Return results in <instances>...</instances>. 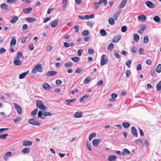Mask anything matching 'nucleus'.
Returning a JSON list of instances; mask_svg holds the SVG:
<instances>
[{"label": "nucleus", "mask_w": 161, "mask_h": 161, "mask_svg": "<svg viewBox=\"0 0 161 161\" xmlns=\"http://www.w3.org/2000/svg\"><path fill=\"white\" fill-rule=\"evenodd\" d=\"M147 18L145 15H141L138 16V19L139 21L144 22L146 20Z\"/></svg>", "instance_id": "8"}, {"label": "nucleus", "mask_w": 161, "mask_h": 161, "mask_svg": "<svg viewBox=\"0 0 161 161\" xmlns=\"http://www.w3.org/2000/svg\"><path fill=\"white\" fill-rule=\"evenodd\" d=\"M26 21L29 23H33L36 21L37 19L34 18L28 17L25 19Z\"/></svg>", "instance_id": "20"}, {"label": "nucleus", "mask_w": 161, "mask_h": 161, "mask_svg": "<svg viewBox=\"0 0 161 161\" xmlns=\"http://www.w3.org/2000/svg\"><path fill=\"white\" fill-rule=\"evenodd\" d=\"M89 34V32L87 30H85L82 32V34L84 36H88Z\"/></svg>", "instance_id": "48"}, {"label": "nucleus", "mask_w": 161, "mask_h": 161, "mask_svg": "<svg viewBox=\"0 0 161 161\" xmlns=\"http://www.w3.org/2000/svg\"><path fill=\"white\" fill-rule=\"evenodd\" d=\"M82 113L80 112H77L74 115V117L75 118H80L82 116Z\"/></svg>", "instance_id": "23"}, {"label": "nucleus", "mask_w": 161, "mask_h": 161, "mask_svg": "<svg viewBox=\"0 0 161 161\" xmlns=\"http://www.w3.org/2000/svg\"><path fill=\"white\" fill-rule=\"evenodd\" d=\"M120 11H117L115 12L113 16L114 19L115 20L117 19L118 17L120 14Z\"/></svg>", "instance_id": "15"}, {"label": "nucleus", "mask_w": 161, "mask_h": 161, "mask_svg": "<svg viewBox=\"0 0 161 161\" xmlns=\"http://www.w3.org/2000/svg\"><path fill=\"white\" fill-rule=\"evenodd\" d=\"M28 71H26L25 72H23L19 75V78L20 79H22L25 78V75L28 74Z\"/></svg>", "instance_id": "29"}, {"label": "nucleus", "mask_w": 161, "mask_h": 161, "mask_svg": "<svg viewBox=\"0 0 161 161\" xmlns=\"http://www.w3.org/2000/svg\"><path fill=\"white\" fill-rule=\"evenodd\" d=\"M117 157L114 155H110L108 157V160L109 161H115L116 160Z\"/></svg>", "instance_id": "19"}, {"label": "nucleus", "mask_w": 161, "mask_h": 161, "mask_svg": "<svg viewBox=\"0 0 161 161\" xmlns=\"http://www.w3.org/2000/svg\"><path fill=\"white\" fill-rule=\"evenodd\" d=\"M126 76V77H129L130 75V70H127L125 72Z\"/></svg>", "instance_id": "57"}, {"label": "nucleus", "mask_w": 161, "mask_h": 161, "mask_svg": "<svg viewBox=\"0 0 161 161\" xmlns=\"http://www.w3.org/2000/svg\"><path fill=\"white\" fill-rule=\"evenodd\" d=\"M86 146L88 149L90 151H92V148L91 144L89 142H87L86 144Z\"/></svg>", "instance_id": "50"}, {"label": "nucleus", "mask_w": 161, "mask_h": 161, "mask_svg": "<svg viewBox=\"0 0 161 161\" xmlns=\"http://www.w3.org/2000/svg\"><path fill=\"white\" fill-rule=\"evenodd\" d=\"M8 135V134H0V139H5Z\"/></svg>", "instance_id": "39"}, {"label": "nucleus", "mask_w": 161, "mask_h": 161, "mask_svg": "<svg viewBox=\"0 0 161 161\" xmlns=\"http://www.w3.org/2000/svg\"><path fill=\"white\" fill-rule=\"evenodd\" d=\"M91 80L90 77H87L83 80V83L84 84H87Z\"/></svg>", "instance_id": "34"}, {"label": "nucleus", "mask_w": 161, "mask_h": 161, "mask_svg": "<svg viewBox=\"0 0 161 161\" xmlns=\"http://www.w3.org/2000/svg\"><path fill=\"white\" fill-rule=\"evenodd\" d=\"M59 22V19H56L51 24V26L52 27H56Z\"/></svg>", "instance_id": "16"}, {"label": "nucleus", "mask_w": 161, "mask_h": 161, "mask_svg": "<svg viewBox=\"0 0 161 161\" xmlns=\"http://www.w3.org/2000/svg\"><path fill=\"white\" fill-rule=\"evenodd\" d=\"M114 48V45L112 43H110L107 47V49L109 51H111Z\"/></svg>", "instance_id": "32"}, {"label": "nucleus", "mask_w": 161, "mask_h": 161, "mask_svg": "<svg viewBox=\"0 0 161 161\" xmlns=\"http://www.w3.org/2000/svg\"><path fill=\"white\" fill-rule=\"evenodd\" d=\"M43 87L45 89L49 90L51 88L50 86L47 83H45L43 85Z\"/></svg>", "instance_id": "25"}, {"label": "nucleus", "mask_w": 161, "mask_h": 161, "mask_svg": "<svg viewBox=\"0 0 161 161\" xmlns=\"http://www.w3.org/2000/svg\"><path fill=\"white\" fill-rule=\"evenodd\" d=\"M100 33L102 36H105L107 35V32L104 29H101L100 31Z\"/></svg>", "instance_id": "42"}, {"label": "nucleus", "mask_w": 161, "mask_h": 161, "mask_svg": "<svg viewBox=\"0 0 161 161\" xmlns=\"http://www.w3.org/2000/svg\"><path fill=\"white\" fill-rule=\"evenodd\" d=\"M146 63L148 65H151L152 64V62L151 60L150 59L147 60L146 61Z\"/></svg>", "instance_id": "63"}, {"label": "nucleus", "mask_w": 161, "mask_h": 161, "mask_svg": "<svg viewBox=\"0 0 161 161\" xmlns=\"http://www.w3.org/2000/svg\"><path fill=\"white\" fill-rule=\"evenodd\" d=\"M127 0H123L118 6V8H123L126 3Z\"/></svg>", "instance_id": "18"}, {"label": "nucleus", "mask_w": 161, "mask_h": 161, "mask_svg": "<svg viewBox=\"0 0 161 161\" xmlns=\"http://www.w3.org/2000/svg\"><path fill=\"white\" fill-rule=\"evenodd\" d=\"M108 61V58L106 55L103 54L101 57L100 61V64L101 66L106 64Z\"/></svg>", "instance_id": "4"}, {"label": "nucleus", "mask_w": 161, "mask_h": 161, "mask_svg": "<svg viewBox=\"0 0 161 161\" xmlns=\"http://www.w3.org/2000/svg\"><path fill=\"white\" fill-rule=\"evenodd\" d=\"M131 63V60H128L126 63L125 64L128 68H130V65Z\"/></svg>", "instance_id": "52"}, {"label": "nucleus", "mask_w": 161, "mask_h": 161, "mask_svg": "<svg viewBox=\"0 0 161 161\" xmlns=\"http://www.w3.org/2000/svg\"><path fill=\"white\" fill-rule=\"evenodd\" d=\"M123 126L125 128H127L130 127V124L128 122H124L122 124Z\"/></svg>", "instance_id": "38"}, {"label": "nucleus", "mask_w": 161, "mask_h": 161, "mask_svg": "<svg viewBox=\"0 0 161 161\" xmlns=\"http://www.w3.org/2000/svg\"><path fill=\"white\" fill-rule=\"evenodd\" d=\"M145 3L147 6L150 8H153L155 7V5L149 1H146Z\"/></svg>", "instance_id": "7"}, {"label": "nucleus", "mask_w": 161, "mask_h": 161, "mask_svg": "<svg viewBox=\"0 0 161 161\" xmlns=\"http://www.w3.org/2000/svg\"><path fill=\"white\" fill-rule=\"evenodd\" d=\"M13 104L18 114L19 115L21 114L22 112V109L21 107L18 104L15 103H13Z\"/></svg>", "instance_id": "5"}, {"label": "nucleus", "mask_w": 161, "mask_h": 161, "mask_svg": "<svg viewBox=\"0 0 161 161\" xmlns=\"http://www.w3.org/2000/svg\"><path fill=\"white\" fill-rule=\"evenodd\" d=\"M36 106L39 109L43 110L47 109V107L44 104L42 101L40 100H37L36 102Z\"/></svg>", "instance_id": "2"}, {"label": "nucleus", "mask_w": 161, "mask_h": 161, "mask_svg": "<svg viewBox=\"0 0 161 161\" xmlns=\"http://www.w3.org/2000/svg\"><path fill=\"white\" fill-rule=\"evenodd\" d=\"M62 81L59 80H57L56 81V83L57 85H60L62 84Z\"/></svg>", "instance_id": "61"}, {"label": "nucleus", "mask_w": 161, "mask_h": 161, "mask_svg": "<svg viewBox=\"0 0 161 161\" xmlns=\"http://www.w3.org/2000/svg\"><path fill=\"white\" fill-rule=\"evenodd\" d=\"M38 109L37 108H36L31 112V115L33 116H35L36 115Z\"/></svg>", "instance_id": "47"}, {"label": "nucleus", "mask_w": 161, "mask_h": 161, "mask_svg": "<svg viewBox=\"0 0 161 161\" xmlns=\"http://www.w3.org/2000/svg\"><path fill=\"white\" fill-rule=\"evenodd\" d=\"M114 54L115 57L118 58H120V56L119 55L118 51H116L114 53Z\"/></svg>", "instance_id": "54"}, {"label": "nucleus", "mask_w": 161, "mask_h": 161, "mask_svg": "<svg viewBox=\"0 0 161 161\" xmlns=\"http://www.w3.org/2000/svg\"><path fill=\"white\" fill-rule=\"evenodd\" d=\"M83 70V69L81 68H78L76 70V72L77 73H80Z\"/></svg>", "instance_id": "56"}, {"label": "nucleus", "mask_w": 161, "mask_h": 161, "mask_svg": "<svg viewBox=\"0 0 161 161\" xmlns=\"http://www.w3.org/2000/svg\"><path fill=\"white\" fill-rule=\"evenodd\" d=\"M154 20L157 22H159L160 21L159 17L157 15L155 16L153 18Z\"/></svg>", "instance_id": "44"}, {"label": "nucleus", "mask_w": 161, "mask_h": 161, "mask_svg": "<svg viewBox=\"0 0 161 161\" xmlns=\"http://www.w3.org/2000/svg\"><path fill=\"white\" fill-rule=\"evenodd\" d=\"M51 18L50 17H46L43 20V22L44 23H46L48 21L50 20L51 19Z\"/></svg>", "instance_id": "60"}, {"label": "nucleus", "mask_w": 161, "mask_h": 161, "mask_svg": "<svg viewBox=\"0 0 161 161\" xmlns=\"http://www.w3.org/2000/svg\"><path fill=\"white\" fill-rule=\"evenodd\" d=\"M96 134L95 132H92L90 134L89 136V140L91 141L93 138L96 136Z\"/></svg>", "instance_id": "30"}, {"label": "nucleus", "mask_w": 161, "mask_h": 161, "mask_svg": "<svg viewBox=\"0 0 161 161\" xmlns=\"http://www.w3.org/2000/svg\"><path fill=\"white\" fill-rule=\"evenodd\" d=\"M18 17L17 16H14L13 19H11L10 22L11 23L14 24L15 23V22L18 19Z\"/></svg>", "instance_id": "33"}, {"label": "nucleus", "mask_w": 161, "mask_h": 161, "mask_svg": "<svg viewBox=\"0 0 161 161\" xmlns=\"http://www.w3.org/2000/svg\"><path fill=\"white\" fill-rule=\"evenodd\" d=\"M67 0H63L62 2V5L63 8H65L67 5Z\"/></svg>", "instance_id": "51"}, {"label": "nucleus", "mask_w": 161, "mask_h": 161, "mask_svg": "<svg viewBox=\"0 0 161 161\" xmlns=\"http://www.w3.org/2000/svg\"><path fill=\"white\" fill-rule=\"evenodd\" d=\"M149 42V39L148 38V36H144V39H143V42L144 43H148Z\"/></svg>", "instance_id": "41"}, {"label": "nucleus", "mask_w": 161, "mask_h": 161, "mask_svg": "<svg viewBox=\"0 0 161 161\" xmlns=\"http://www.w3.org/2000/svg\"><path fill=\"white\" fill-rule=\"evenodd\" d=\"M1 8L3 10H7L8 9V5L5 3H3L1 4Z\"/></svg>", "instance_id": "26"}, {"label": "nucleus", "mask_w": 161, "mask_h": 161, "mask_svg": "<svg viewBox=\"0 0 161 161\" xmlns=\"http://www.w3.org/2000/svg\"><path fill=\"white\" fill-rule=\"evenodd\" d=\"M32 142L30 141L25 140L23 142L22 144L24 146H30L32 145Z\"/></svg>", "instance_id": "13"}, {"label": "nucleus", "mask_w": 161, "mask_h": 161, "mask_svg": "<svg viewBox=\"0 0 161 161\" xmlns=\"http://www.w3.org/2000/svg\"><path fill=\"white\" fill-rule=\"evenodd\" d=\"M76 98H74L73 99H66L65 100L66 101V102H67V105H69V103H73V102H74L75 100H76Z\"/></svg>", "instance_id": "36"}, {"label": "nucleus", "mask_w": 161, "mask_h": 161, "mask_svg": "<svg viewBox=\"0 0 161 161\" xmlns=\"http://www.w3.org/2000/svg\"><path fill=\"white\" fill-rule=\"evenodd\" d=\"M156 89L157 91L161 90V80L158 83L156 86Z\"/></svg>", "instance_id": "37"}, {"label": "nucleus", "mask_w": 161, "mask_h": 161, "mask_svg": "<svg viewBox=\"0 0 161 161\" xmlns=\"http://www.w3.org/2000/svg\"><path fill=\"white\" fill-rule=\"evenodd\" d=\"M94 24V23L92 21H88L87 23V25L89 26L92 28Z\"/></svg>", "instance_id": "43"}, {"label": "nucleus", "mask_w": 161, "mask_h": 161, "mask_svg": "<svg viewBox=\"0 0 161 161\" xmlns=\"http://www.w3.org/2000/svg\"><path fill=\"white\" fill-rule=\"evenodd\" d=\"M131 133L135 137H137L138 134L137 133V130L135 127L132 126L131 127Z\"/></svg>", "instance_id": "12"}, {"label": "nucleus", "mask_w": 161, "mask_h": 161, "mask_svg": "<svg viewBox=\"0 0 161 161\" xmlns=\"http://www.w3.org/2000/svg\"><path fill=\"white\" fill-rule=\"evenodd\" d=\"M134 39L136 42H137L139 40V35L136 33L134 34Z\"/></svg>", "instance_id": "31"}, {"label": "nucleus", "mask_w": 161, "mask_h": 161, "mask_svg": "<svg viewBox=\"0 0 161 161\" xmlns=\"http://www.w3.org/2000/svg\"><path fill=\"white\" fill-rule=\"evenodd\" d=\"M43 115L45 117L47 116H50L52 115V114L51 113L49 112L44 111L43 113Z\"/></svg>", "instance_id": "46"}, {"label": "nucleus", "mask_w": 161, "mask_h": 161, "mask_svg": "<svg viewBox=\"0 0 161 161\" xmlns=\"http://www.w3.org/2000/svg\"><path fill=\"white\" fill-rule=\"evenodd\" d=\"M43 70V68L41 64H39L35 66L32 69L31 72L32 73H36L37 72H42Z\"/></svg>", "instance_id": "3"}, {"label": "nucleus", "mask_w": 161, "mask_h": 161, "mask_svg": "<svg viewBox=\"0 0 161 161\" xmlns=\"http://www.w3.org/2000/svg\"><path fill=\"white\" fill-rule=\"evenodd\" d=\"M42 115H43V113H42V112L41 111H39L38 113V116L39 118H41L42 119H44V118L42 117Z\"/></svg>", "instance_id": "55"}, {"label": "nucleus", "mask_w": 161, "mask_h": 161, "mask_svg": "<svg viewBox=\"0 0 161 161\" xmlns=\"http://www.w3.org/2000/svg\"><path fill=\"white\" fill-rule=\"evenodd\" d=\"M32 10V8L31 7H28L27 8H25L23 10V12L25 14H28L30 11Z\"/></svg>", "instance_id": "22"}, {"label": "nucleus", "mask_w": 161, "mask_h": 161, "mask_svg": "<svg viewBox=\"0 0 161 161\" xmlns=\"http://www.w3.org/2000/svg\"><path fill=\"white\" fill-rule=\"evenodd\" d=\"M127 30V28L126 26H123L121 27V31L123 32H125Z\"/></svg>", "instance_id": "58"}, {"label": "nucleus", "mask_w": 161, "mask_h": 161, "mask_svg": "<svg viewBox=\"0 0 161 161\" xmlns=\"http://www.w3.org/2000/svg\"><path fill=\"white\" fill-rule=\"evenodd\" d=\"M121 37L120 36H116L113 38L112 41L114 42H118L120 39Z\"/></svg>", "instance_id": "24"}, {"label": "nucleus", "mask_w": 161, "mask_h": 161, "mask_svg": "<svg viewBox=\"0 0 161 161\" xmlns=\"http://www.w3.org/2000/svg\"><path fill=\"white\" fill-rule=\"evenodd\" d=\"M123 151L124 152H122V154L123 155H124L125 153H126L127 154H129L130 153V152L127 149L125 148L123 150Z\"/></svg>", "instance_id": "49"}, {"label": "nucleus", "mask_w": 161, "mask_h": 161, "mask_svg": "<svg viewBox=\"0 0 161 161\" xmlns=\"http://www.w3.org/2000/svg\"><path fill=\"white\" fill-rule=\"evenodd\" d=\"M30 148L29 147H25L22 151V152L24 154L29 153L30 152Z\"/></svg>", "instance_id": "28"}, {"label": "nucleus", "mask_w": 161, "mask_h": 161, "mask_svg": "<svg viewBox=\"0 0 161 161\" xmlns=\"http://www.w3.org/2000/svg\"><path fill=\"white\" fill-rule=\"evenodd\" d=\"M28 28V26L27 24H24L23 25L22 29L23 30H26Z\"/></svg>", "instance_id": "64"}, {"label": "nucleus", "mask_w": 161, "mask_h": 161, "mask_svg": "<svg viewBox=\"0 0 161 161\" xmlns=\"http://www.w3.org/2000/svg\"><path fill=\"white\" fill-rule=\"evenodd\" d=\"M156 71L158 73H160L161 72V64H158L156 68Z\"/></svg>", "instance_id": "35"}, {"label": "nucleus", "mask_w": 161, "mask_h": 161, "mask_svg": "<svg viewBox=\"0 0 161 161\" xmlns=\"http://www.w3.org/2000/svg\"><path fill=\"white\" fill-rule=\"evenodd\" d=\"M80 27L78 25H75L74 26V28L75 29V32H78L79 31Z\"/></svg>", "instance_id": "59"}, {"label": "nucleus", "mask_w": 161, "mask_h": 161, "mask_svg": "<svg viewBox=\"0 0 161 161\" xmlns=\"http://www.w3.org/2000/svg\"><path fill=\"white\" fill-rule=\"evenodd\" d=\"M12 155V152L11 151L8 152L4 155L3 156V158L6 161L8 159V157H11Z\"/></svg>", "instance_id": "10"}, {"label": "nucleus", "mask_w": 161, "mask_h": 161, "mask_svg": "<svg viewBox=\"0 0 161 161\" xmlns=\"http://www.w3.org/2000/svg\"><path fill=\"white\" fill-rule=\"evenodd\" d=\"M140 27L141 29L138 31V32L139 33L142 34L146 30V25H140Z\"/></svg>", "instance_id": "14"}, {"label": "nucleus", "mask_w": 161, "mask_h": 161, "mask_svg": "<svg viewBox=\"0 0 161 161\" xmlns=\"http://www.w3.org/2000/svg\"><path fill=\"white\" fill-rule=\"evenodd\" d=\"M28 122L30 124L35 125H39L41 124V122L36 121L33 119H29Z\"/></svg>", "instance_id": "6"}, {"label": "nucleus", "mask_w": 161, "mask_h": 161, "mask_svg": "<svg viewBox=\"0 0 161 161\" xmlns=\"http://www.w3.org/2000/svg\"><path fill=\"white\" fill-rule=\"evenodd\" d=\"M142 67L141 65L140 64H138L136 66V69L138 70H141Z\"/></svg>", "instance_id": "62"}, {"label": "nucleus", "mask_w": 161, "mask_h": 161, "mask_svg": "<svg viewBox=\"0 0 161 161\" xmlns=\"http://www.w3.org/2000/svg\"><path fill=\"white\" fill-rule=\"evenodd\" d=\"M96 4H103L104 6H106L107 3V0H100L98 2H95Z\"/></svg>", "instance_id": "21"}, {"label": "nucleus", "mask_w": 161, "mask_h": 161, "mask_svg": "<svg viewBox=\"0 0 161 161\" xmlns=\"http://www.w3.org/2000/svg\"><path fill=\"white\" fill-rule=\"evenodd\" d=\"M20 58H24L23 54L20 52H19L17 53V56L15 57L13 61L14 64L15 65H20L22 64V61L20 60Z\"/></svg>", "instance_id": "1"}, {"label": "nucleus", "mask_w": 161, "mask_h": 161, "mask_svg": "<svg viewBox=\"0 0 161 161\" xmlns=\"http://www.w3.org/2000/svg\"><path fill=\"white\" fill-rule=\"evenodd\" d=\"M72 65L71 63L68 62L64 64V66L65 67L68 68L71 67Z\"/></svg>", "instance_id": "45"}, {"label": "nucleus", "mask_w": 161, "mask_h": 161, "mask_svg": "<svg viewBox=\"0 0 161 161\" xmlns=\"http://www.w3.org/2000/svg\"><path fill=\"white\" fill-rule=\"evenodd\" d=\"M57 74V72L56 71H51L47 72L46 74V75L47 76H53Z\"/></svg>", "instance_id": "17"}, {"label": "nucleus", "mask_w": 161, "mask_h": 161, "mask_svg": "<svg viewBox=\"0 0 161 161\" xmlns=\"http://www.w3.org/2000/svg\"><path fill=\"white\" fill-rule=\"evenodd\" d=\"M80 58L78 57H74L72 58L71 60L74 62H77L79 61Z\"/></svg>", "instance_id": "40"}, {"label": "nucleus", "mask_w": 161, "mask_h": 161, "mask_svg": "<svg viewBox=\"0 0 161 161\" xmlns=\"http://www.w3.org/2000/svg\"><path fill=\"white\" fill-rule=\"evenodd\" d=\"M100 139H94L92 140V144L95 147H97L98 145L101 142Z\"/></svg>", "instance_id": "11"}, {"label": "nucleus", "mask_w": 161, "mask_h": 161, "mask_svg": "<svg viewBox=\"0 0 161 161\" xmlns=\"http://www.w3.org/2000/svg\"><path fill=\"white\" fill-rule=\"evenodd\" d=\"M108 22L109 24L111 25H113L115 24V21L114 19L112 17H110L109 18Z\"/></svg>", "instance_id": "27"}, {"label": "nucleus", "mask_w": 161, "mask_h": 161, "mask_svg": "<svg viewBox=\"0 0 161 161\" xmlns=\"http://www.w3.org/2000/svg\"><path fill=\"white\" fill-rule=\"evenodd\" d=\"M16 37L15 36H13L12 37V40L10 42V46L11 47H14L15 46L16 44V40L15 39Z\"/></svg>", "instance_id": "9"}, {"label": "nucleus", "mask_w": 161, "mask_h": 161, "mask_svg": "<svg viewBox=\"0 0 161 161\" xmlns=\"http://www.w3.org/2000/svg\"><path fill=\"white\" fill-rule=\"evenodd\" d=\"M21 119L20 117H18L17 118H16L14 119H13V121L15 123H17V122H18L20 121L21 120Z\"/></svg>", "instance_id": "53"}]
</instances>
